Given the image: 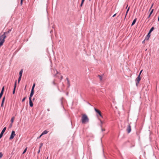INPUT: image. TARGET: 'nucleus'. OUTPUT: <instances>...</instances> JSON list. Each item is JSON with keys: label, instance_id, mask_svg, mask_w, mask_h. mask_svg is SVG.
Here are the masks:
<instances>
[{"label": "nucleus", "instance_id": "f257e3e1", "mask_svg": "<svg viewBox=\"0 0 159 159\" xmlns=\"http://www.w3.org/2000/svg\"><path fill=\"white\" fill-rule=\"evenodd\" d=\"M89 118L88 116L85 114H81V122L82 124H86L89 122Z\"/></svg>", "mask_w": 159, "mask_h": 159}, {"label": "nucleus", "instance_id": "f03ea898", "mask_svg": "<svg viewBox=\"0 0 159 159\" xmlns=\"http://www.w3.org/2000/svg\"><path fill=\"white\" fill-rule=\"evenodd\" d=\"M6 37V36L5 34H3L0 36V47L1 46L5 41V39Z\"/></svg>", "mask_w": 159, "mask_h": 159}, {"label": "nucleus", "instance_id": "7ed1b4c3", "mask_svg": "<svg viewBox=\"0 0 159 159\" xmlns=\"http://www.w3.org/2000/svg\"><path fill=\"white\" fill-rule=\"evenodd\" d=\"M16 135V134H15V132L14 131H12L11 132V134L10 136V137L9 138L10 140H11L13 139L14 136Z\"/></svg>", "mask_w": 159, "mask_h": 159}, {"label": "nucleus", "instance_id": "20e7f679", "mask_svg": "<svg viewBox=\"0 0 159 159\" xmlns=\"http://www.w3.org/2000/svg\"><path fill=\"white\" fill-rule=\"evenodd\" d=\"M94 110L96 113H97L101 117H102V116L101 114V112L100 111L96 108H94Z\"/></svg>", "mask_w": 159, "mask_h": 159}, {"label": "nucleus", "instance_id": "39448f33", "mask_svg": "<svg viewBox=\"0 0 159 159\" xmlns=\"http://www.w3.org/2000/svg\"><path fill=\"white\" fill-rule=\"evenodd\" d=\"M141 80V78L139 76V75H138V77L136 78V85L137 86L139 83V82Z\"/></svg>", "mask_w": 159, "mask_h": 159}, {"label": "nucleus", "instance_id": "423d86ee", "mask_svg": "<svg viewBox=\"0 0 159 159\" xmlns=\"http://www.w3.org/2000/svg\"><path fill=\"white\" fill-rule=\"evenodd\" d=\"M6 129V127H5L2 129V131L1 132V134H0V139H1L3 135L4 132L5 131Z\"/></svg>", "mask_w": 159, "mask_h": 159}, {"label": "nucleus", "instance_id": "0eeeda50", "mask_svg": "<svg viewBox=\"0 0 159 159\" xmlns=\"http://www.w3.org/2000/svg\"><path fill=\"white\" fill-rule=\"evenodd\" d=\"M126 130L128 133H129L131 131V127L130 125L129 124L128 125Z\"/></svg>", "mask_w": 159, "mask_h": 159}, {"label": "nucleus", "instance_id": "6e6552de", "mask_svg": "<svg viewBox=\"0 0 159 159\" xmlns=\"http://www.w3.org/2000/svg\"><path fill=\"white\" fill-rule=\"evenodd\" d=\"M29 102H30V107H32L33 106V104L31 100V98H29Z\"/></svg>", "mask_w": 159, "mask_h": 159}, {"label": "nucleus", "instance_id": "1a4fd4ad", "mask_svg": "<svg viewBox=\"0 0 159 159\" xmlns=\"http://www.w3.org/2000/svg\"><path fill=\"white\" fill-rule=\"evenodd\" d=\"M16 81L15 85H14V88L13 89V93L14 94L15 93V89L16 87Z\"/></svg>", "mask_w": 159, "mask_h": 159}, {"label": "nucleus", "instance_id": "9d476101", "mask_svg": "<svg viewBox=\"0 0 159 159\" xmlns=\"http://www.w3.org/2000/svg\"><path fill=\"white\" fill-rule=\"evenodd\" d=\"M5 100V97L4 96L3 98V99H2V104H1V107H3V104H4Z\"/></svg>", "mask_w": 159, "mask_h": 159}, {"label": "nucleus", "instance_id": "9b49d317", "mask_svg": "<svg viewBox=\"0 0 159 159\" xmlns=\"http://www.w3.org/2000/svg\"><path fill=\"white\" fill-rule=\"evenodd\" d=\"M34 91H33V90L31 91V92L30 93V97L29 98H31V97H32V96H33V95L34 94Z\"/></svg>", "mask_w": 159, "mask_h": 159}, {"label": "nucleus", "instance_id": "f8f14e48", "mask_svg": "<svg viewBox=\"0 0 159 159\" xmlns=\"http://www.w3.org/2000/svg\"><path fill=\"white\" fill-rule=\"evenodd\" d=\"M66 80H67V85H68V86L69 87L70 86V81L69 80L68 78H66Z\"/></svg>", "mask_w": 159, "mask_h": 159}, {"label": "nucleus", "instance_id": "ddd939ff", "mask_svg": "<svg viewBox=\"0 0 159 159\" xmlns=\"http://www.w3.org/2000/svg\"><path fill=\"white\" fill-rule=\"evenodd\" d=\"M150 33H149V32L148 33V34L147 35V37H146V40H148L149 37H150Z\"/></svg>", "mask_w": 159, "mask_h": 159}, {"label": "nucleus", "instance_id": "4468645a", "mask_svg": "<svg viewBox=\"0 0 159 159\" xmlns=\"http://www.w3.org/2000/svg\"><path fill=\"white\" fill-rule=\"evenodd\" d=\"M136 20H137V19L136 18H135L134 20L133 21V22H132V23L131 24V26H133V25H134L136 21Z\"/></svg>", "mask_w": 159, "mask_h": 159}, {"label": "nucleus", "instance_id": "2eb2a0df", "mask_svg": "<svg viewBox=\"0 0 159 159\" xmlns=\"http://www.w3.org/2000/svg\"><path fill=\"white\" fill-rule=\"evenodd\" d=\"M48 131H47V130H45L42 133V135H43L44 134H46L48 133Z\"/></svg>", "mask_w": 159, "mask_h": 159}, {"label": "nucleus", "instance_id": "dca6fc26", "mask_svg": "<svg viewBox=\"0 0 159 159\" xmlns=\"http://www.w3.org/2000/svg\"><path fill=\"white\" fill-rule=\"evenodd\" d=\"M153 10H154L153 9H152L151 10V12H150V14H149V16H148V18H149L150 17V16L151 15V14H152V12H153Z\"/></svg>", "mask_w": 159, "mask_h": 159}, {"label": "nucleus", "instance_id": "f3484780", "mask_svg": "<svg viewBox=\"0 0 159 159\" xmlns=\"http://www.w3.org/2000/svg\"><path fill=\"white\" fill-rule=\"evenodd\" d=\"M23 73V70L22 69L19 72L20 76H22Z\"/></svg>", "mask_w": 159, "mask_h": 159}, {"label": "nucleus", "instance_id": "a211bd4d", "mask_svg": "<svg viewBox=\"0 0 159 159\" xmlns=\"http://www.w3.org/2000/svg\"><path fill=\"white\" fill-rule=\"evenodd\" d=\"M11 31V30H9L8 31H7V32H4L3 33V34H5V35H6V34H8Z\"/></svg>", "mask_w": 159, "mask_h": 159}, {"label": "nucleus", "instance_id": "6ab92c4d", "mask_svg": "<svg viewBox=\"0 0 159 159\" xmlns=\"http://www.w3.org/2000/svg\"><path fill=\"white\" fill-rule=\"evenodd\" d=\"M154 28L153 27H152L151 29L149 31V33H151V32L154 30Z\"/></svg>", "mask_w": 159, "mask_h": 159}, {"label": "nucleus", "instance_id": "aec40b11", "mask_svg": "<svg viewBox=\"0 0 159 159\" xmlns=\"http://www.w3.org/2000/svg\"><path fill=\"white\" fill-rule=\"evenodd\" d=\"M14 119H15V117H13L11 118V123H12L14 121Z\"/></svg>", "mask_w": 159, "mask_h": 159}, {"label": "nucleus", "instance_id": "412c9836", "mask_svg": "<svg viewBox=\"0 0 159 159\" xmlns=\"http://www.w3.org/2000/svg\"><path fill=\"white\" fill-rule=\"evenodd\" d=\"M35 84L34 83L33 85V86H32L31 90L34 91V88L35 87Z\"/></svg>", "mask_w": 159, "mask_h": 159}, {"label": "nucleus", "instance_id": "4be33fe9", "mask_svg": "<svg viewBox=\"0 0 159 159\" xmlns=\"http://www.w3.org/2000/svg\"><path fill=\"white\" fill-rule=\"evenodd\" d=\"M27 147H26L25 149L24 150V151L22 154H24L26 151L27 150Z\"/></svg>", "mask_w": 159, "mask_h": 159}, {"label": "nucleus", "instance_id": "5701e85b", "mask_svg": "<svg viewBox=\"0 0 159 159\" xmlns=\"http://www.w3.org/2000/svg\"><path fill=\"white\" fill-rule=\"evenodd\" d=\"M21 76H19V77L18 78V83H19L20 82V81L21 80Z\"/></svg>", "mask_w": 159, "mask_h": 159}, {"label": "nucleus", "instance_id": "b1692460", "mask_svg": "<svg viewBox=\"0 0 159 159\" xmlns=\"http://www.w3.org/2000/svg\"><path fill=\"white\" fill-rule=\"evenodd\" d=\"M4 87L3 86L2 87V88L1 92L3 93L4 91Z\"/></svg>", "mask_w": 159, "mask_h": 159}, {"label": "nucleus", "instance_id": "393cba45", "mask_svg": "<svg viewBox=\"0 0 159 159\" xmlns=\"http://www.w3.org/2000/svg\"><path fill=\"white\" fill-rule=\"evenodd\" d=\"M3 93H2V92H1L0 93V99L1 98L3 94Z\"/></svg>", "mask_w": 159, "mask_h": 159}, {"label": "nucleus", "instance_id": "a878e982", "mask_svg": "<svg viewBox=\"0 0 159 159\" xmlns=\"http://www.w3.org/2000/svg\"><path fill=\"white\" fill-rule=\"evenodd\" d=\"M98 77L99 78L100 80L101 81H102V77L100 75H98Z\"/></svg>", "mask_w": 159, "mask_h": 159}, {"label": "nucleus", "instance_id": "bb28decb", "mask_svg": "<svg viewBox=\"0 0 159 159\" xmlns=\"http://www.w3.org/2000/svg\"><path fill=\"white\" fill-rule=\"evenodd\" d=\"M84 1V0H82L81 3L80 4V6L81 7L82 6V5Z\"/></svg>", "mask_w": 159, "mask_h": 159}, {"label": "nucleus", "instance_id": "cd10ccee", "mask_svg": "<svg viewBox=\"0 0 159 159\" xmlns=\"http://www.w3.org/2000/svg\"><path fill=\"white\" fill-rule=\"evenodd\" d=\"M3 154L2 152H0V158H1Z\"/></svg>", "mask_w": 159, "mask_h": 159}, {"label": "nucleus", "instance_id": "c85d7f7f", "mask_svg": "<svg viewBox=\"0 0 159 159\" xmlns=\"http://www.w3.org/2000/svg\"><path fill=\"white\" fill-rule=\"evenodd\" d=\"M25 99H26V97H25V98H24L23 99H22V102H24V101H25Z\"/></svg>", "mask_w": 159, "mask_h": 159}, {"label": "nucleus", "instance_id": "c756f323", "mask_svg": "<svg viewBox=\"0 0 159 159\" xmlns=\"http://www.w3.org/2000/svg\"><path fill=\"white\" fill-rule=\"evenodd\" d=\"M23 0H21L20 1V4L21 5H22V2H23Z\"/></svg>", "mask_w": 159, "mask_h": 159}, {"label": "nucleus", "instance_id": "7c9ffc66", "mask_svg": "<svg viewBox=\"0 0 159 159\" xmlns=\"http://www.w3.org/2000/svg\"><path fill=\"white\" fill-rule=\"evenodd\" d=\"M142 70H142L140 71V72L139 74V76H140V75H141V72H142Z\"/></svg>", "mask_w": 159, "mask_h": 159}, {"label": "nucleus", "instance_id": "2f4dec72", "mask_svg": "<svg viewBox=\"0 0 159 159\" xmlns=\"http://www.w3.org/2000/svg\"><path fill=\"white\" fill-rule=\"evenodd\" d=\"M42 135H42V134H41L39 136L38 138V139H39V138H40Z\"/></svg>", "mask_w": 159, "mask_h": 159}, {"label": "nucleus", "instance_id": "473e14b6", "mask_svg": "<svg viewBox=\"0 0 159 159\" xmlns=\"http://www.w3.org/2000/svg\"><path fill=\"white\" fill-rule=\"evenodd\" d=\"M42 145H43V143H40V146L39 148H40L42 147Z\"/></svg>", "mask_w": 159, "mask_h": 159}, {"label": "nucleus", "instance_id": "72a5a7b5", "mask_svg": "<svg viewBox=\"0 0 159 159\" xmlns=\"http://www.w3.org/2000/svg\"><path fill=\"white\" fill-rule=\"evenodd\" d=\"M129 8H128V9H127V10L126 12H128V11H129Z\"/></svg>", "mask_w": 159, "mask_h": 159}, {"label": "nucleus", "instance_id": "f704fd0d", "mask_svg": "<svg viewBox=\"0 0 159 159\" xmlns=\"http://www.w3.org/2000/svg\"><path fill=\"white\" fill-rule=\"evenodd\" d=\"M153 3H152V6H151V8H150V10H151V9L152 8V7H153Z\"/></svg>", "mask_w": 159, "mask_h": 159}, {"label": "nucleus", "instance_id": "c9c22d12", "mask_svg": "<svg viewBox=\"0 0 159 159\" xmlns=\"http://www.w3.org/2000/svg\"><path fill=\"white\" fill-rule=\"evenodd\" d=\"M62 79H63V76L62 75H61V80Z\"/></svg>", "mask_w": 159, "mask_h": 159}, {"label": "nucleus", "instance_id": "e433bc0d", "mask_svg": "<svg viewBox=\"0 0 159 159\" xmlns=\"http://www.w3.org/2000/svg\"><path fill=\"white\" fill-rule=\"evenodd\" d=\"M127 13H128V12H126V14H125V18L126 17V15H127Z\"/></svg>", "mask_w": 159, "mask_h": 159}, {"label": "nucleus", "instance_id": "4c0bfd02", "mask_svg": "<svg viewBox=\"0 0 159 159\" xmlns=\"http://www.w3.org/2000/svg\"><path fill=\"white\" fill-rule=\"evenodd\" d=\"M102 131H105V129H102Z\"/></svg>", "mask_w": 159, "mask_h": 159}, {"label": "nucleus", "instance_id": "58836bf2", "mask_svg": "<svg viewBox=\"0 0 159 159\" xmlns=\"http://www.w3.org/2000/svg\"><path fill=\"white\" fill-rule=\"evenodd\" d=\"M53 83L54 85H55L56 83L55 82H53Z\"/></svg>", "mask_w": 159, "mask_h": 159}, {"label": "nucleus", "instance_id": "ea45409f", "mask_svg": "<svg viewBox=\"0 0 159 159\" xmlns=\"http://www.w3.org/2000/svg\"><path fill=\"white\" fill-rule=\"evenodd\" d=\"M12 123H11V124L10 125V126L11 127L12 126Z\"/></svg>", "mask_w": 159, "mask_h": 159}, {"label": "nucleus", "instance_id": "a19ab883", "mask_svg": "<svg viewBox=\"0 0 159 159\" xmlns=\"http://www.w3.org/2000/svg\"><path fill=\"white\" fill-rule=\"evenodd\" d=\"M116 13L113 16V17H114V16H116Z\"/></svg>", "mask_w": 159, "mask_h": 159}, {"label": "nucleus", "instance_id": "79ce46f5", "mask_svg": "<svg viewBox=\"0 0 159 159\" xmlns=\"http://www.w3.org/2000/svg\"><path fill=\"white\" fill-rule=\"evenodd\" d=\"M100 122H101V124H102L103 123V122L101 120H100Z\"/></svg>", "mask_w": 159, "mask_h": 159}, {"label": "nucleus", "instance_id": "37998d69", "mask_svg": "<svg viewBox=\"0 0 159 159\" xmlns=\"http://www.w3.org/2000/svg\"><path fill=\"white\" fill-rule=\"evenodd\" d=\"M47 111H50L49 109H47Z\"/></svg>", "mask_w": 159, "mask_h": 159}, {"label": "nucleus", "instance_id": "c03bdc74", "mask_svg": "<svg viewBox=\"0 0 159 159\" xmlns=\"http://www.w3.org/2000/svg\"><path fill=\"white\" fill-rule=\"evenodd\" d=\"M56 73H57V74H58V72L57 71V70H56Z\"/></svg>", "mask_w": 159, "mask_h": 159}, {"label": "nucleus", "instance_id": "a18cd8bd", "mask_svg": "<svg viewBox=\"0 0 159 159\" xmlns=\"http://www.w3.org/2000/svg\"><path fill=\"white\" fill-rule=\"evenodd\" d=\"M144 41H145V40L143 41V43H144Z\"/></svg>", "mask_w": 159, "mask_h": 159}, {"label": "nucleus", "instance_id": "49530a36", "mask_svg": "<svg viewBox=\"0 0 159 159\" xmlns=\"http://www.w3.org/2000/svg\"><path fill=\"white\" fill-rule=\"evenodd\" d=\"M39 152H40V150H39V151L38 152L39 153Z\"/></svg>", "mask_w": 159, "mask_h": 159}, {"label": "nucleus", "instance_id": "de8ad7c7", "mask_svg": "<svg viewBox=\"0 0 159 159\" xmlns=\"http://www.w3.org/2000/svg\"><path fill=\"white\" fill-rule=\"evenodd\" d=\"M48 157H47V159H48Z\"/></svg>", "mask_w": 159, "mask_h": 159}, {"label": "nucleus", "instance_id": "09e8293b", "mask_svg": "<svg viewBox=\"0 0 159 159\" xmlns=\"http://www.w3.org/2000/svg\"><path fill=\"white\" fill-rule=\"evenodd\" d=\"M127 7H128V5L126 7V8H127Z\"/></svg>", "mask_w": 159, "mask_h": 159}, {"label": "nucleus", "instance_id": "8fccbe9b", "mask_svg": "<svg viewBox=\"0 0 159 159\" xmlns=\"http://www.w3.org/2000/svg\"><path fill=\"white\" fill-rule=\"evenodd\" d=\"M89 1H90L91 0H89Z\"/></svg>", "mask_w": 159, "mask_h": 159}]
</instances>
